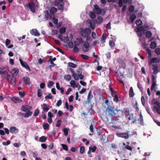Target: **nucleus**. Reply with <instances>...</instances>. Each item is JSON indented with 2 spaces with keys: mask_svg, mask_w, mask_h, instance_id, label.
Masks as SVG:
<instances>
[{
  "mask_svg": "<svg viewBox=\"0 0 160 160\" xmlns=\"http://www.w3.org/2000/svg\"><path fill=\"white\" fill-rule=\"evenodd\" d=\"M28 7L31 11L33 12H35V5L33 3H29L28 4Z\"/></svg>",
  "mask_w": 160,
  "mask_h": 160,
  "instance_id": "6ab92c4d",
  "label": "nucleus"
},
{
  "mask_svg": "<svg viewBox=\"0 0 160 160\" xmlns=\"http://www.w3.org/2000/svg\"><path fill=\"white\" fill-rule=\"evenodd\" d=\"M134 95L133 91H129V96L130 98H132Z\"/></svg>",
  "mask_w": 160,
  "mask_h": 160,
  "instance_id": "13d9d810",
  "label": "nucleus"
},
{
  "mask_svg": "<svg viewBox=\"0 0 160 160\" xmlns=\"http://www.w3.org/2000/svg\"><path fill=\"white\" fill-rule=\"evenodd\" d=\"M153 108L154 111H156L158 113L160 114V106L158 107L154 106L153 107Z\"/></svg>",
  "mask_w": 160,
  "mask_h": 160,
  "instance_id": "393cba45",
  "label": "nucleus"
},
{
  "mask_svg": "<svg viewBox=\"0 0 160 160\" xmlns=\"http://www.w3.org/2000/svg\"><path fill=\"white\" fill-rule=\"evenodd\" d=\"M137 26H139L142 24V22L140 19H138L135 22Z\"/></svg>",
  "mask_w": 160,
  "mask_h": 160,
  "instance_id": "4c0bfd02",
  "label": "nucleus"
},
{
  "mask_svg": "<svg viewBox=\"0 0 160 160\" xmlns=\"http://www.w3.org/2000/svg\"><path fill=\"white\" fill-rule=\"evenodd\" d=\"M155 52L158 55L160 54V49L159 48H157L155 50Z\"/></svg>",
  "mask_w": 160,
  "mask_h": 160,
  "instance_id": "bf43d9fd",
  "label": "nucleus"
},
{
  "mask_svg": "<svg viewBox=\"0 0 160 160\" xmlns=\"http://www.w3.org/2000/svg\"><path fill=\"white\" fill-rule=\"evenodd\" d=\"M77 46L75 45L73 47V51L75 52H78L79 51L78 48Z\"/></svg>",
  "mask_w": 160,
  "mask_h": 160,
  "instance_id": "3c124183",
  "label": "nucleus"
},
{
  "mask_svg": "<svg viewBox=\"0 0 160 160\" xmlns=\"http://www.w3.org/2000/svg\"><path fill=\"white\" fill-rule=\"evenodd\" d=\"M125 148L126 149L131 151H132V148L131 146L128 145H127L125 146Z\"/></svg>",
  "mask_w": 160,
  "mask_h": 160,
  "instance_id": "338daca9",
  "label": "nucleus"
},
{
  "mask_svg": "<svg viewBox=\"0 0 160 160\" xmlns=\"http://www.w3.org/2000/svg\"><path fill=\"white\" fill-rule=\"evenodd\" d=\"M66 28L65 27L61 28L59 30V32L61 34H63L66 32Z\"/></svg>",
  "mask_w": 160,
  "mask_h": 160,
  "instance_id": "e433bc0d",
  "label": "nucleus"
},
{
  "mask_svg": "<svg viewBox=\"0 0 160 160\" xmlns=\"http://www.w3.org/2000/svg\"><path fill=\"white\" fill-rule=\"evenodd\" d=\"M52 98V96L51 95V94L50 93L48 94V95L45 96V98L46 99H51Z\"/></svg>",
  "mask_w": 160,
  "mask_h": 160,
  "instance_id": "4d7b16f0",
  "label": "nucleus"
},
{
  "mask_svg": "<svg viewBox=\"0 0 160 160\" xmlns=\"http://www.w3.org/2000/svg\"><path fill=\"white\" fill-rule=\"evenodd\" d=\"M47 140V138L44 136H42L39 139V141L42 142H46Z\"/></svg>",
  "mask_w": 160,
  "mask_h": 160,
  "instance_id": "cd10ccee",
  "label": "nucleus"
},
{
  "mask_svg": "<svg viewBox=\"0 0 160 160\" xmlns=\"http://www.w3.org/2000/svg\"><path fill=\"white\" fill-rule=\"evenodd\" d=\"M96 14L93 12H90V17L92 18H96Z\"/></svg>",
  "mask_w": 160,
  "mask_h": 160,
  "instance_id": "09e8293b",
  "label": "nucleus"
},
{
  "mask_svg": "<svg viewBox=\"0 0 160 160\" xmlns=\"http://www.w3.org/2000/svg\"><path fill=\"white\" fill-rule=\"evenodd\" d=\"M152 104H155L158 106H160V103L155 98H153L152 99Z\"/></svg>",
  "mask_w": 160,
  "mask_h": 160,
  "instance_id": "5701e85b",
  "label": "nucleus"
},
{
  "mask_svg": "<svg viewBox=\"0 0 160 160\" xmlns=\"http://www.w3.org/2000/svg\"><path fill=\"white\" fill-rule=\"evenodd\" d=\"M24 83L27 85H29L30 83V79L28 77H25L23 78Z\"/></svg>",
  "mask_w": 160,
  "mask_h": 160,
  "instance_id": "412c9836",
  "label": "nucleus"
},
{
  "mask_svg": "<svg viewBox=\"0 0 160 160\" xmlns=\"http://www.w3.org/2000/svg\"><path fill=\"white\" fill-rule=\"evenodd\" d=\"M69 130L68 128H64L63 130V131L64 132V135L65 136H67L68 134V131Z\"/></svg>",
  "mask_w": 160,
  "mask_h": 160,
  "instance_id": "c85d7f7f",
  "label": "nucleus"
},
{
  "mask_svg": "<svg viewBox=\"0 0 160 160\" xmlns=\"http://www.w3.org/2000/svg\"><path fill=\"white\" fill-rule=\"evenodd\" d=\"M53 84V83L52 81H49L48 84V87H51L52 86Z\"/></svg>",
  "mask_w": 160,
  "mask_h": 160,
  "instance_id": "69168bd1",
  "label": "nucleus"
},
{
  "mask_svg": "<svg viewBox=\"0 0 160 160\" xmlns=\"http://www.w3.org/2000/svg\"><path fill=\"white\" fill-rule=\"evenodd\" d=\"M96 23L98 24H100L101 23L103 20V18L99 16L97 17Z\"/></svg>",
  "mask_w": 160,
  "mask_h": 160,
  "instance_id": "a878e982",
  "label": "nucleus"
},
{
  "mask_svg": "<svg viewBox=\"0 0 160 160\" xmlns=\"http://www.w3.org/2000/svg\"><path fill=\"white\" fill-rule=\"evenodd\" d=\"M62 103V101L61 100H58L57 103L56 105L57 106H60Z\"/></svg>",
  "mask_w": 160,
  "mask_h": 160,
  "instance_id": "774afa93",
  "label": "nucleus"
},
{
  "mask_svg": "<svg viewBox=\"0 0 160 160\" xmlns=\"http://www.w3.org/2000/svg\"><path fill=\"white\" fill-rule=\"evenodd\" d=\"M30 33L32 35L35 36H38L39 35V34L36 29H32L30 30Z\"/></svg>",
  "mask_w": 160,
  "mask_h": 160,
  "instance_id": "aec40b11",
  "label": "nucleus"
},
{
  "mask_svg": "<svg viewBox=\"0 0 160 160\" xmlns=\"http://www.w3.org/2000/svg\"><path fill=\"white\" fill-rule=\"evenodd\" d=\"M71 76L70 75H67L65 76V78L68 81H70L71 79Z\"/></svg>",
  "mask_w": 160,
  "mask_h": 160,
  "instance_id": "680f3d73",
  "label": "nucleus"
},
{
  "mask_svg": "<svg viewBox=\"0 0 160 160\" xmlns=\"http://www.w3.org/2000/svg\"><path fill=\"white\" fill-rule=\"evenodd\" d=\"M128 10L130 12H133L134 10V6L132 5H130L129 7Z\"/></svg>",
  "mask_w": 160,
  "mask_h": 160,
  "instance_id": "2f4dec72",
  "label": "nucleus"
},
{
  "mask_svg": "<svg viewBox=\"0 0 160 160\" xmlns=\"http://www.w3.org/2000/svg\"><path fill=\"white\" fill-rule=\"evenodd\" d=\"M96 147L95 146H94L92 147H89V149H90V150L92 152H94L96 151Z\"/></svg>",
  "mask_w": 160,
  "mask_h": 160,
  "instance_id": "a18cd8bd",
  "label": "nucleus"
},
{
  "mask_svg": "<svg viewBox=\"0 0 160 160\" xmlns=\"http://www.w3.org/2000/svg\"><path fill=\"white\" fill-rule=\"evenodd\" d=\"M68 46L70 48H72L73 47L74 45L72 41H70L68 43Z\"/></svg>",
  "mask_w": 160,
  "mask_h": 160,
  "instance_id": "49530a36",
  "label": "nucleus"
},
{
  "mask_svg": "<svg viewBox=\"0 0 160 160\" xmlns=\"http://www.w3.org/2000/svg\"><path fill=\"white\" fill-rule=\"evenodd\" d=\"M69 71L71 72L72 73V76L74 78V79L76 80H78V76L74 72V70L72 68H70L69 69Z\"/></svg>",
  "mask_w": 160,
  "mask_h": 160,
  "instance_id": "dca6fc26",
  "label": "nucleus"
},
{
  "mask_svg": "<svg viewBox=\"0 0 160 160\" xmlns=\"http://www.w3.org/2000/svg\"><path fill=\"white\" fill-rule=\"evenodd\" d=\"M152 35V33L150 31H148L146 32V36L147 38H149L151 37Z\"/></svg>",
  "mask_w": 160,
  "mask_h": 160,
  "instance_id": "c9c22d12",
  "label": "nucleus"
},
{
  "mask_svg": "<svg viewBox=\"0 0 160 160\" xmlns=\"http://www.w3.org/2000/svg\"><path fill=\"white\" fill-rule=\"evenodd\" d=\"M88 112L91 115H94L95 113V111L92 108H91L89 109Z\"/></svg>",
  "mask_w": 160,
  "mask_h": 160,
  "instance_id": "c03bdc74",
  "label": "nucleus"
},
{
  "mask_svg": "<svg viewBox=\"0 0 160 160\" xmlns=\"http://www.w3.org/2000/svg\"><path fill=\"white\" fill-rule=\"evenodd\" d=\"M149 66L150 72L152 74L156 75L158 73L160 72V68H159L158 65H152Z\"/></svg>",
  "mask_w": 160,
  "mask_h": 160,
  "instance_id": "f03ea898",
  "label": "nucleus"
},
{
  "mask_svg": "<svg viewBox=\"0 0 160 160\" xmlns=\"http://www.w3.org/2000/svg\"><path fill=\"white\" fill-rule=\"evenodd\" d=\"M32 114V112L29 110L27 111L25 114L24 117L25 118H28L31 116Z\"/></svg>",
  "mask_w": 160,
  "mask_h": 160,
  "instance_id": "bb28decb",
  "label": "nucleus"
},
{
  "mask_svg": "<svg viewBox=\"0 0 160 160\" xmlns=\"http://www.w3.org/2000/svg\"><path fill=\"white\" fill-rule=\"evenodd\" d=\"M84 152V148L83 146H81L80 147V152L81 154H83Z\"/></svg>",
  "mask_w": 160,
  "mask_h": 160,
  "instance_id": "5fc2aeb1",
  "label": "nucleus"
},
{
  "mask_svg": "<svg viewBox=\"0 0 160 160\" xmlns=\"http://www.w3.org/2000/svg\"><path fill=\"white\" fill-rule=\"evenodd\" d=\"M93 95L92 94L91 91H90L89 92L87 98L88 101L87 102H91V99L93 98Z\"/></svg>",
  "mask_w": 160,
  "mask_h": 160,
  "instance_id": "b1692460",
  "label": "nucleus"
},
{
  "mask_svg": "<svg viewBox=\"0 0 160 160\" xmlns=\"http://www.w3.org/2000/svg\"><path fill=\"white\" fill-rule=\"evenodd\" d=\"M14 74H17L19 72V70L18 69H13L12 70Z\"/></svg>",
  "mask_w": 160,
  "mask_h": 160,
  "instance_id": "e2e57ef3",
  "label": "nucleus"
},
{
  "mask_svg": "<svg viewBox=\"0 0 160 160\" xmlns=\"http://www.w3.org/2000/svg\"><path fill=\"white\" fill-rule=\"evenodd\" d=\"M146 52L148 54V58H150L152 56V54L150 50L148 48H147L146 49Z\"/></svg>",
  "mask_w": 160,
  "mask_h": 160,
  "instance_id": "473e14b6",
  "label": "nucleus"
},
{
  "mask_svg": "<svg viewBox=\"0 0 160 160\" xmlns=\"http://www.w3.org/2000/svg\"><path fill=\"white\" fill-rule=\"evenodd\" d=\"M94 6L95 12L98 14H101L102 12V10L99 6L97 4H95L94 5Z\"/></svg>",
  "mask_w": 160,
  "mask_h": 160,
  "instance_id": "4468645a",
  "label": "nucleus"
},
{
  "mask_svg": "<svg viewBox=\"0 0 160 160\" xmlns=\"http://www.w3.org/2000/svg\"><path fill=\"white\" fill-rule=\"evenodd\" d=\"M106 38V36L104 34H103L102 36L101 41L102 43H104L105 42Z\"/></svg>",
  "mask_w": 160,
  "mask_h": 160,
  "instance_id": "72a5a7b5",
  "label": "nucleus"
},
{
  "mask_svg": "<svg viewBox=\"0 0 160 160\" xmlns=\"http://www.w3.org/2000/svg\"><path fill=\"white\" fill-rule=\"evenodd\" d=\"M136 30H137V31H140V32L144 30V28L143 26H141L140 27H138L137 28H136Z\"/></svg>",
  "mask_w": 160,
  "mask_h": 160,
  "instance_id": "8fccbe9b",
  "label": "nucleus"
},
{
  "mask_svg": "<svg viewBox=\"0 0 160 160\" xmlns=\"http://www.w3.org/2000/svg\"><path fill=\"white\" fill-rule=\"evenodd\" d=\"M68 65L69 67L73 68H76L77 67V65L72 62H69L68 63Z\"/></svg>",
  "mask_w": 160,
  "mask_h": 160,
  "instance_id": "a19ab883",
  "label": "nucleus"
},
{
  "mask_svg": "<svg viewBox=\"0 0 160 160\" xmlns=\"http://www.w3.org/2000/svg\"><path fill=\"white\" fill-rule=\"evenodd\" d=\"M90 47L89 43L85 41L84 43V44L82 47V50L84 52H87L89 50V48Z\"/></svg>",
  "mask_w": 160,
  "mask_h": 160,
  "instance_id": "1a4fd4ad",
  "label": "nucleus"
},
{
  "mask_svg": "<svg viewBox=\"0 0 160 160\" xmlns=\"http://www.w3.org/2000/svg\"><path fill=\"white\" fill-rule=\"evenodd\" d=\"M157 44L155 42H151L150 45V47L152 49H154L155 48Z\"/></svg>",
  "mask_w": 160,
  "mask_h": 160,
  "instance_id": "c756f323",
  "label": "nucleus"
},
{
  "mask_svg": "<svg viewBox=\"0 0 160 160\" xmlns=\"http://www.w3.org/2000/svg\"><path fill=\"white\" fill-rule=\"evenodd\" d=\"M10 143V140H8L6 142H3L2 143V144L3 145H8Z\"/></svg>",
  "mask_w": 160,
  "mask_h": 160,
  "instance_id": "6e6d98bb",
  "label": "nucleus"
},
{
  "mask_svg": "<svg viewBox=\"0 0 160 160\" xmlns=\"http://www.w3.org/2000/svg\"><path fill=\"white\" fill-rule=\"evenodd\" d=\"M91 33V30L89 28H86L85 29L81 30V36L83 38H85L87 35H89Z\"/></svg>",
  "mask_w": 160,
  "mask_h": 160,
  "instance_id": "20e7f679",
  "label": "nucleus"
},
{
  "mask_svg": "<svg viewBox=\"0 0 160 160\" xmlns=\"http://www.w3.org/2000/svg\"><path fill=\"white\" fill-rule=\"evenodd\" d=\"M19 95L21 97H23L24 96L26 93L24 92H22V91H19L18 93Z\"/></svg>",
  "mask_w": 160,
  "mask_h": 160,
  "instance_id": "864d4df0",
  "label": "nucleus"
},
{
  "mask_svg": "<svg viewBox=\"0 0 160 160\" xmlns=\"http://www.w3.org/2000/svg\"><path fill=\"white\" fill-rule=\"evenodd\" d=\"M41 91H38L37 95L38 97H41L42 95V92Z\"/></svg>",
  "mask_w": 160,
  "mask_h": 160,
  "instance_id": "0e129e2a",
  "label": "nucleus"
},
{
  "mask_svg": "<svg viewBox=\"0 0 160 160\" xmlns=\"http://www.w3.org/2000/svg\"><path fill=\"white\" fill-rule=\"evenodd\" d=\"M109 45L111 48H112V47L114 46L115 43L113 41H110L109 42Z\"/></svg>",
  "mask_w": 160,
  "mask_h": 160,
  "instance_id": "de8ad7c7",
  "label": "nucleus"
},
{
  "mask_svg": "<svg viewBox=\"0 0 160 160\" xmlns=\"http://www.w3.org/2000/svg\"><path fill=\"white\" fill-rule=\"evenodd\" d=\"M118 62L119 63V67L121 68H125L126 67L125 62L121 58L118 59Z\"/></svg>",
  "mask_w": 160,
  "mask_h": 160,
  "instance_id": "6e6552de",
  "label": "nucleus"
},
{
  "mask_svg": "<svg viewBox=\"0 0 160 160\" xmlns=\"http://www.w3.org/2000/svg\"><path fill=\"white\" fill-rule=\"evenodd\" d=\"M160 62V58H152L148 61L149 65H155L153 63L155 62L159 63Z\"/></svg>",
  "mask_w": 160,
  "mask_h": 160,
  "instance_id": "0eeeda50",
  "label": "nucleus"
},
{
  "mask_svg": "<svg viewBox=\"0 0 160 160\" xmlns=\"http://www.w3.org/2000/svg\"><path fill=\"white\" fill-rule=\"evenodd\" d=\"M140 118L138 119V120L140 122V124L141 125L143 126L144 123L143 122V117L141 113L139 114Z\"/></svg>",
  "mask_w": 160,
  "mask_h": 160,
  "instance_id": "4be33fe9",
  "label": "nucleus"
},
{
  "mask_svg": "<svg viewBox=\"0 0 160 160\" xmlns=\"http://www.w3.org/2000/svg\"><path fill=\"white\" fill-rule=\"evenodd\" d=\"M39 113V110L38 109H35L34 111L33 116L34 117H37L38 116Z\"/></svg>",
  "mask_w": 160,
  "mask_h": 160,
  "instance_id": "ea45409f",
  "label": "nucleus"
},
{
  "mask_svg": "<svg viewBox=\"0 0 160 160\" xmlns=\"http://www.w3.org/2000/svg\"><path fill=\"white\" fill-rule=\"evenodd\" d=\"M49 127V125L48 123H43V127L44 130H47L48 128Z\"/></svg>",
  "mask_w": 160,
  "mask_h": 160,
  "instance_id": "58836bf2",
  "label": "nucleus"
},
{
  "mask_svg": "<svg viewBox=\"0 0 160 160\" xmlns=\"http://www.w3.org/2000/svg\"><path fill=\"white\" fill-rule=\"evenodd\" d=\"M136 18V16L134 14H132L130 17V20L132 22Z\"/></svg>",
  "mask_w": 160,
  "mask_h": 160,
  "instance_id": "7c9ffc66",
  "label": "nucleus"
},
{
  "mask_svg": "<svg viewBox=\"0 0 160 160\" xmlns=\"http://www.w3.org/2000/svg\"><path fill=\"white\" fill-rule=\"evenodd\" d=\"M32 107L31 106H28L26 105H22L21 107V110L24 112L27 111L32 109Z\"/></svg>",
  "mask_w": 160,
  "mask_h": 160,
  "instance_id": "2eb2a0df",
  "label": "nucleus"
},
{
  "mask_svg": "<svg viewBox=\"0 0 160 160\" xmlns=\"http://www.w3.org/2000/svg\"><path fill=\"white\" fill-rule=\"evenodd\" d=\"M11 100L15 103H20L22 100L18 98L13 97L11 98Z\"/></svg>",
  "mask_w": 160,
  "mask_h": 160,
  "instance_id": "a211bd4d",
  "label": "nucleus"
},
{
  "mask_svg": "<svg viewBox=\"0 0 160 160\" xmlns=\"http://www.w3.org/2000/svg\"><path fill=\"white\" fill-rule=\"evenodd\" d=\"M83 42V40L81 38H77L74 41V43L75 46H78Z\"/></svg>",
  "mask_w": 160,
  "mask_h": 160,
  "instance_id": "ddd939ff",
  "label": "nucleus"
},
{
  "mask_svg": "<svg viewBox=\"0 0 160 160\" xmlns=\"http://www.w3.org/2000/svg\"><path fill=\"white\" fill-rule=\"evenodd\" d=\"M81 56L82 58L85 60H87L89 58V56L86 55H85L84 54H81Z\"/></svg>",
  "mask_w": 160,
  "mask_h": 160,
  "instance_id": "603ef678",
  "label": "nucleus"
},
{
  "mask_svg": "<svg viewBox=\"0 0 160 160\" xmlns=\"http://www.w3.org/2000/svg\"><path fill=\"white\" fill-rule=\"evenodd\" d=\"M9 131L12 134H17L19 132L18 129L16 128L15 127H11L9 128Z\"/></svg>",
  "mask_w": 160,
  "mask_h": 160,
  "instance_id": "f8f14e48",
  "label": "nucleus"
},
{
  "mask_svg": "<svg viewBox=\"0 0 160 160\" xmlns=\"http://www.w3.org/2000/svg\"><path fill=\"white\" fill-rule=\"evenodd\" d=\"M19 60L21 65L23 67H24L26 69L30 71H31V69L29 67L28 64L26 62L23 61L21 59H19Z\"/></svg>",
  "mask_w": 160,
  "mask_h": 160,
  "instance_id": "9d476101",
  "label": "nucleus"
},
{
  "mask_svg": "<svg viewBox=\"0 0 160 160\" xmlns=\"http://www.w3.org/2000/svg\"><path fill=\"white\" fill-rule=\"evenodd\" d=\"M129 131H127L125 133H117V135L119 137L124 138L125 139H128L129 136L128 133Z\"/></svg>",
  "mask_w": 160,
  "mask_h": 160,
  "instance_id": "423d86ee",
  "label": "nucleus"
},
{
  "mask_svg": "<svg viewBox=\"0 0 160 160\" xmlns=\"http://www.w3.org/2000/svg\"><path fill=\"white\" fill-rule=\"evenodd\" d=\"M0 74L6 75L7 79L8 82H10L11 80L12 81L14 82V83H15V78L13 75L11 76L8 74V72L6 71L0 69Z\"/></svg>",
  "mask_w": 160,
  "mask_h": 160,
  "instance_id": "7ed1b4c3",
  "label": "nucleus"
},
{
  "mask_svg": "<svg viewBox=\"0 0 160 160\" xmlns=\"http://www.w3.org/2000/svg\"><path fill=\"white\" fill-rule=\"evenodd\" d=\"M70 83L71 86L73 88H78V86H79V87L78 88V90L80 89V88L81 87V86H80L79 84H76V82L74 80H71L70 81Z\"/></svg>",
  "mask_w": 160,
  "mask_h": 160,
  "instance_id": "f3484780",
  "label": "nucleus"
},
{
  "mask_svg": "<svg viewBox=\"0 0 160 160\" xmlns=\"http://www.w3.org/2000/svg\"><path fill=\"white\" fill-rule=\"evenodd\" d=\"M106 111L108 113V115L111 117L112 119H114L115 118L119 117V115L118 114V112L120 110L115 109L114 107L109 105L106 108Z\"/></svg>",
  "mask_w": 160,
  "mask_h": 160,
  "instance_id": "f257e3e1",
  "label": "nucleus"
},
{
  "mask_svg": "<svg viewBox=\"0 0 160 160\" xmlns=\"http://www.w3.org/2000/svg\"><path fill=\"white\" fill-rule=\"evenodd\" d=\"M62 4L63 5V6H64L66 7H68L69 5L68 2L66 0H64Z\"/></svg>",
  "mask_w": 160,
  "mask_h": 160,
  "instance_id": "f704fd0d",
  "label": "nucleus"
},
{
  "mask_svg": "<svg viewBox=\"0 0 160 160\" xmlns=\"http://www.w3.org/2000/svg\"><path fill=\"white\" fill-rule=\"evenodd\" d=\"M52 21L55 24L57 25L58 23V19L55 18H52Z\"/></svg>",
  "mask_w": 160,
  "mask_h": 160,
  "instance_id": "052dcab7",
  "label": "nucleus"
},
{
  "mask_svg": "<svg viewBox=\"0 0 160 160\" xmlns=\"http://www.w3.org/2000/svg\"><path fill=\"white\" fill-rule=\"evenodd\" d=\"M57 11V9L56 8L52 7L51 8L50 12L52 13H55Z\"/></svg>",
  "mask_w": 160,
  "mask_h": 160,
  "instance_id": "37998d69",
  "label": "nucleus"
},
{
  "mask_svg": "<svg viewBox=\"0 0 160 160\" xmlns=\"http://www.w3.org/2000/svg\"><path fill=\"white\" fill-rule=\"evenodd\" d=\"M61 146H62L63 149L64 150H65L66 151H67L68 150V146L64 144H61Z\"/></svg>",
  "mask_w": 160,
  "mask_h": 160,
  "instance_id": "79ce46f5",
  "label": "nucleus"
},
{
  "mask_svg": "<svg viewBox=\"0 0 160 160\" xmlns=\"http://www.w3.org/2000/svg\"><path fill=\"white\" fill-rule=\"evenodd\" d=\"M111 93L112 97H114L113 100L116 102L119 101V99L118 95L116 94L115 91H111Z\"/></svg>",
  "mask_w": 160,
  "mask_h": 160,
  "instance_id": "9b49d317",
  "label": "nucleus"
},
{
  "mask_svg": "<svg viewBox=\"0 0 160 160\" xmlns=\"http://www.w3.org/2000/svg\"><path fill=\"white\" fill-rule=\"evenodd\" d=\"M152 84L151 87V90H153L156 85V78H157V76L156 75L152 74Z\"/></svg>",
  "mask_w": 160,
  "mask_h": 160,
  "instance_id": "39448f33",
  "label": "nucleus"
}]
</instances>
